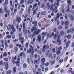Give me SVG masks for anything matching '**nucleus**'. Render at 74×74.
Returning <instances> with one entry per match:
<instances>
[{
  "label": "nucleus",
  "mask_w": 74,
  "mask_h": 74,
  "mask_svg": "<svg viewBox=\"0 0 74 74\" xmlns=\"http://www.w3.org/2000/svg\"><path fill=\"white\" fill-rule=\"evenodd\" d=\"M29 47H30L29 50H27V53H31L32 55H33L34 54V50H33V46L31 45H29Z\"/></svg>",
  "instance_id": "1"
},
{
  "label": "nucleus",
  "mask_w": 74,
  "mask_h": 74,
  "mask_svg": "<svg viewBox=\"0 0 74 74\" xmlns=\"http://www.w3.org/2000/svg\"><path fill=\"white\" fill-rule=\"evenodd\" d=\"M57 36V34H55L54 35V40H55L56 39V38H58V40H57V42H58V43L59 45H61V43H62V42L60 40V37H56Z\"/></svg>",
  "instance_id": "2"
},
{
  "label": "nucleus",
  "mask_w": 74,
  "mask_h": 74,
  "mask_svg": "<svg viewBox=\"0 0 74 74\" xmlns=\"http://www.w3.org/2000/svg\"><path fill=\"white\" fill-rule=\"evenodd\" d=\"M49 48V46H48V45H45L43 47L42 49V52H45L46 49H48Z\"/></svg>",
  "instance_id": "3"
},
{
  "label": "nucleus",
  "mask_w": 74,
  "mask_h": 74,
  "mask_svg": "<svg viewBox=\"0 0 74 74\" xmlns=\"http://www.w3.org/2000/svg\"><path fill=\"white\" fill-rule=\"evenodd\" d=\"M41 31V29H38L37 30V32L35 31L33 33L32 37H34L36 35H38V34L39 33H40Z\"/></svg>",
  "instance_id": "4"
},
{
  "label": "nucleus",
  "mask_w": 74,
  "mask_h": 74,
  "mask_svg": "<svg viewBox=\"0 0 74 74\" xmlns=\"http://www.w3.org/2000/svg\"><path fill=\"white\" fill-rule=\"evenodd\" d=\"M47 6H48V9H50V10H52L53 9V6H54V5H55V3L54 5L52 4L51 5V7L50 8V7H51V5H49V3H47Z\"/></svg>",
  "instance_id": "5"
},
{
  "label": "nucleus",
  "mask_w": 74,
  "mask_h": 74,
  "mask_svg": "<svg viewBox=\"0 0 74 74\" xmlns=\"http://www.w3.org/2000/svg\"><path fill=\"white\" fill-rule=\"evenodd\" d=\"M46 54L48 57H51L52 56V53L50 51H47L46 52Z\"/></svg>",
  "instance_id": "6"
},
{
  "label": "nucleus",
  "mask_w": 74,
  "mask_h": 74,
  "mask_svg": "<svg viewBox=\"0 0 74 74\" xmlns=\"http://www.w3.org/2000/svg\"><path fill=\"white\" fill-rule=\"evenodd\" d=\"M19 39L21 40V44H23V42H25V40L24 39V38L23 37L21 38L20 37H19Z\"/></svg>",
  "instance_id": "7"
},
{
  "label": "nucleus",
  "mask_w": 74,
  "mask_h": 74,
  "mask_svg": "<svg viewBox=\"0 0 74 74\" xmlns=\"http://www.w3.org/2000/svg\"><path fill=\"white\" fill-rule=\"evenodd\" d=\"M38 11V8H37L36 9H35L33 11V14L34 15H36V14H37V12Z\"/></svg>",
  "instance_id": "8"
},
{
  "label": "nucleus",
  "mask_w": 74,
  "mask_h": 74,
  "mask_svg": "<svg viewBox=\"0 0 74 74\" xmlns=\"http://www.w3.org/2000/svg\"><path fill=\"white\" fill-rule=\"evenodd\" d=\"M45 61V59L44 58H42L41 59V62L42 65H44V62Z\"/></svg>",
  "instance_id": "9"
},
{
  "label": "nucleus",
  "mask_w": 74,
  "mask_h": 74,
  "mask_svg": "<svg viewBox=\"0 0 74 74\" xmlns=\"http://www.w3.org/2000/svg\"><path fill=\"white\" fill-rule=\"evenodd\" d=\"M27 29H26V28H23V32L25 35L27 34Z\"/></svg>",
  "instance_id": "10"
},
{
  "label": "nucleus",
  "mask_w": 74,
  "mask_h": 74,
  "mask_svg": "<svg viewBox=\"0 0 74 74\" xmlns=\"http://www.w3.org/2000/svg\"><path fill=\"white\" fill-rule=\"evenodd\" d=\"M34 63L35 64H39V63H40V61L37 60H34Z\"/></svg>",
  "instance_id": "11"
},
{
  "label": "nucleus",
  "mask_w": 74,
  "mask_h": 74,
  "mask_svg": "<svg viewBox=\"0 0 74 74\" xmlns=\"http://www.w3.org/2000/svg\"><path fill=\"white\" fill-rule=\"evenodd\" d=\"M21 17L16 18V20H18V23H19L20 22L22 21V19H21Z\"/></svg>",
  "instance_id": "12"
},
{
  "label": "nucleus",
  "mask_w": 74,
  "mask_h": 74,
  "mask_svg": "<svg viewBox=\"0 0 74 74\" xmlns=\"http://www.w3.org/2000/svg\"><path fill=\"white\" fill-rule=\"evenodd\" d=\"M5 69L6 70H8V63L6 62L5 63Z\"/></svg>",
  "instance_id": "13"
},
{
  "label": "nucleus",
  "mask_w": 74,
  "mask_h": 74,
  "mask_svg": "<svg viewBox=\"0 0 74 74\" xmlns=\"http://www.w3.org/2000/svg\"><path fill=\"white\" fill-rule=\"evenodd\" d=\"M41 35H38V40L39 42H40L41 41Z\"/></svg>",
  "instance_id": "14"
},
{
  "label": "nucleus",
  "mask_w": 74,
  "mask_h": 74,
  "mask_svg": "<svg viewBox=\"0 0 74 74\" xmlns=\"http://www.w3.org/2000/svg\"><path fill=\"white\" fill-rule=\"evenodd\" d=\"M27 2L28 3L30 4H33V3L34 2L33 0H28Z\"/></svg>",
  "instance_id": "15"
},
{
  "label": "nucleus",
  "mask_w": 74,
  "mask_h": 74,
  "mask_svg": "<svg viewBox=\"0 0 74 74\" xmlns=\"http://www.w3.org/2000/svg\"><path fill=\"white\" fill-rule=\"evenodd\" d=\"M70 41H68L66 43V48H68V47H69V44H70Z\"/></svg>",
  "instance_id": "16"
},
{
  "label": "nucleus",
  "mask_w": 74,
  "mask_h": 74,
  "mask_svg": "<svg viewBox=\"0 0 74 74\" xmlns=\"http://www.w3.org/2000/svg\"><path fill=\"white\" fill-rule=\"evenodd\" d=\"M70 18L71 21H74V16L72 15H71L70 17Z\"/></svg>",
  "instance_id": "17"
},
{
  "label": "nucleus",
  "mask_w": 74,
  "mask_h": 74,
  "mask_svg": "<svg viewBox=\"0 0 74 74\" xmlns=\"http://www.w3.org/2000/svg\"><path fill=\"white\" fill-rule=\"evenodd\" d=\"M14 51L15 53H17V52H18V47H17L14 48Z\"/></svg>",
  "instance_id": "18"
},
{
  "label": "nucleus",
  "mask_w": 74,
  "mask_h": 74,
  "mask_svg": "<svg viewBox=\"0 0 74 74\" xmlns=\"http://www.w3.org/2000/svg\"><path fill=\"white\" fill-rule=\"evenodd\" d=\"M35 30H36V27H35V26H34L32 28L31 30V32H33Z\"/></svg>",
  "instance_id": "19"
},
{
  "label": "nucleus",
  "mask_w": 74,
  "mask_h": 74,
  "mask_svg": "<svg viewBox=\"0 0 74 74\" xmlns=\"http://www.w3.org/2000/svg\"><path fill=\"white\" fill-rule=\"evenodd\" d=\"M64 31H61L60 32V34L61 36H63L64 35Z\"/></svg>",
  "instance_id": "20"
},
{
  "label": "nucleus",
  "mask_w": 74,
  "mask_h": 74,
  "mask_svg": "<svg viewBox=\"0 0 74 74\" xmlns=\"http://www.w3.org/2000/svg\"><path fill=\"white\" fill-rule=\"evenodd\" d=\"M66 9V11H68V12H69V11H70V6H69V5H67V6Z\"/></svg>",
  "instance_id": "21"
},
{
  "label": "nucleus",
  "mask_w": 74,
  "mask_h": 74,
  "mask_svg": "<svg viewBox=\"0 0 74 74\" xmlns=\"http://www.w3.org/2000/svg\"><path fill=\"white\" fill-rule=\"evenodd\" d=\"M8 3V0H5V2L4 3V5H6Z\"/></svg>",
  "instance_id": "22"
},
{
  "label": "nucleus",
  "mask_w": 74,
  "mask_h": 74,
  "mask_svg": "<svg viewBox=\"0 0 74 74\" xmlns=\"http://www.w3.org/2000/svg\"><path fill=\"white\" fill-rule=\"evenodd\" d=\"M57 9H58V7H57L56 6L55 7V8L52 10V12H55V11H56V10H57Z\"/></svg>",
  "instance_id": "23"
},
{
  "label": "nucleus",
  "mask_w": 74,
  "mask_h": 74,
  "mask_svg": "<svg viewBox=\"0 0 74 74\" xmlns=\"http://www.w3.org/2000/svg\"><path fill=\"white\" fill-rule=\"evenodd\" d=\"M27 60L28 63V64H30V60L29 58H27Z\"/></svg>",
  "instance_id": "24"
},
{
  "label": "nucleus",
  "mask_w": 74,
  "mask_h": 74,
  "mask_svg": "<svg viewBox=\"0 0 74 74\" xmlns=\"http://www.w3.org/2000/svg\"><path fill=\"white\" fill-rule=\"evenodd\" d=\"M12 60H13L12 62L13 63V64H15L17 63V62H15V60L14 59V58H12Z\"/></svg>",
  "instance_id": "25"
},
{
  "label": "nucleus",
  "mask_w": 74,
  "mask_h": 74,
  "mask_svg": "<svg viewBox=\"0 0 74 74\" xmlns=\"http://www.w3.org/2000/svg\"><path fill=\"white\" fill-rule=\"evenodd\" d=\"M10 12H11V11H10V10H8L7 11H6V12H5V13H6L8 15H10Z\"/></svg>",
  "instance_id": "26"
},
{
  "label": "nucleus",
  "mask_w": 74,
  "mask_h": 74,
  "mask_svg": "<svg viewBox=\"0 0 74 74\" xmlns=\"http://www.w3.org/2000/svg\"><path fill=\"white\" fill-rule=\"evenodd\" d=\"M32 24H34V26H36V25H37V22L36 21H35V22H33L32 23Z\"/></svg>",
  "instance_id": "27"
},
{
  "label": "nucleus",
  "mask_w": 74,
  "mask_h": 74,
  "mask_svg": "<svg viewBox=\"0 0 74 74\" xmlns=\"http://www.w3.org/2000/svg\"><path fill=\"white\" fill-rule=\"evenodd\" d=\"M70 31L71 33H73L74 32V28H72L70 29Z\"/></svg>",
  "instance_id": "28"
},
{
  "label": "nucleus",
  "mask_w": 74,
  "mask_h": 74,
  "mask_svg": "<svg viewBox=\"0 0 74 74\" xmlns=\"http://www.w3.org/2000/svg\"><path fill=\"white\" fill-rule=\"evenodd\" d=\"M67 2L69 5H71V2L70 0H67Z\"/></svg>",
  "instance_id": "29"
},
{
  "label": "nucleus",
  "mask_w": 74,
  "mask_h": 74,
  "mask_svg": "<svg viewBox=\"0 0 74 74\" xmlns=\"http://www.w3.org/2000/svg\"><path fill=\"white\" fill-rule=\"evenodd\" d=\"M46 12L45 11H43V12H42L41 13V15H45L46 14Z\"/></svg>",
  "instance_id": "30"
},
{
  "label": "nucleus",
  "mask_w": 74,
  "mask_h": 74,
  "mask_svg": "<svg viewBox=\"0 0 74 74\" xmlns=\"http://www.w3.org/2000/svg\"><path fill=\"white\" fill-rule=\"evenodd\" d=\"M23 67L24 69H26L27 67V64L26 63H24L23 64Z\"/></svg>",
  "instance_id": "31"
},
{
  "label": "nucleus",
  "mask_w": 74,
  "mask_h": 74,
  "mask_svg": "<svg viewBox=\"0 0 74 74\" xmlns=\"http://www.w3.org/2000/svg\"><path fill=\"white\" fill-rule=\"evenodd\" d=\"M13 71L14 73H15L16 71V67H14L13 68Z\"/></svg>",
  "instance_id": "32"
},
{
  "label": "nucleus",
  "mask_w": 74,
  "mask_h": 74,
  "mask_svg": "<svg viewBox=\"0 0 74 74\" xmlns=\"http://www.w3.org/2000/svg\"><path fill=\"white\" fill-rule=\"evenodd\" d=\"M6 37L7 38H11V36L10 35H7L6 36Z\"/></svg>",
  "instance_id": "33"
},
{
  "label": "nucleus",
  "mask_w": 74,
  "mask_h": 74,
  "mask_svg": "<svg viewBox=\"0 0 74 74\" xmlns=\"http://www.w3.org/2000/svg\"><path fill=\"white\" fill-rule=\"evenodd\" d=\"M3 56L4 57H6L7 56V54L6 52H5L3 54Z\"/></svg>",
  "instance_id": "34"
},
{
  "label": "nucleus",
  "mask_w": 74,
  "mask_h": 74,
  "mask_svg": "<svg viewBox=\"0 0 74 74\" xmlns=\"http://www.w3.org/2000/svg\"><path fill=\"white\" fill-rule=\"evenodd\" d=\"M11 73H12V70H8L7 71V74H11Z\"/></svg>",
  "instance_id": "35"
},
{
  "label": "nucleus",
  "mask_w": 74,
  "mask_h": 74,
  "mask_svg": "<svg viewBox=\"0 0 74 74\" xmlns=\"http://www.w3.org/2000/svg\"><path fill=\"white\" fill-rule=\"evenodd\" d=\"M47 34V33L46 32H43L42 34V35L43 36V37H45V36Z\"/></svg>",
  "instance_id": "36"
},
{
  "label": "nucleus",
  "mask_w": 74,
  "mask_h": 74,
  "mask_svg": "<svg viewBox=\"0 0 74 74\" xmlns=\"http://www.w3.org/2000/svg\"><path fill=\"white\" fill-rule=\"evenodd\" d=\"M72 71H73V69H72V68H70L69 70V73H71Z\"/></svg>",
  "instance_id": "37"
},
{
  "label": "nucleus",
  "mask_w": 74,
  "mask_h": 74,
  "mask_svg": "<svg viewBox=\"0 0 74 74\" xmlns=\"http://www.w3.org/2000/svg\"><path fill=\"white\" fill-rule=\"evenodd\" d=\"M17 63H16V66H19V64H20V62L19 61H18L16 62Z\"/></svg>",
  "instance_id": "38"
},
{
  "label": "nucleus",
  "mask_w": 74,
  "mask_h": 74,
  "mask_svg": "<svg viewBox=\"0 0 74 74\" xmlns=\"http://www.w3.org/2000/svg\"><path fill=\"white\" fill-rule=\"evenodd\" d=\"M55 60H53L51 62V65H53V64H54V63H55Z\"/></svg>",
  "instance_id": "39"
},
{
  "label": "nucleus",
  "mask_w": 74,
  "mask_h": 74,
  "mask_svg": "<svg viewBox=\"0 0 74 74\" xmlns=\"http://www.w3.org/2000/svg\"><path fill=\"white\" fill-rule=\"evenodd\" d=\"M59 5V0H57V2L56 3V5L58 7Z\"/></svg>",
  "instance_id": "40"
},
{
  "label": "nucleus",
  "mask_w": 74,
  "mask_h": 74,
  "mask_svg": "<svg viewBox=\"0 0 74 74\" xmlns=\"http://www.w3.org/2000/svg\"><path fill=\"white\" fill-rule=\"evenodd\" d=\"M4 10H5V12H6L7 10V6H5L4 7Z\"/></svg>",
  "instance_id": "41"
},
{
  "label": "nucleus",
  "mask_w": 74,
  "mask_h": 74,
  "mask_svg": "<svg viewBox=\"0 0 74 74\" xmlns=\"http://www.w3.org/2000/svg\"><path fill=\"white\" fill-rule=\"evenodd\" d=\"M9 47L10 48H13V45L12 44H10L9 45Z\"/></svg>",
  "instance_id": "42"
},
{
  "label": "nucleus",
  "mask_w": 74,
  "mask_h": 74,
  "mask_svg": "<svg viewBox=\"0 0 74 74\" xmlns=\"http://www.w3.org/2000/svg\"><path fill=\"white\" fill-rule=\"evenodd\" d=\"M13 24L14 25V26L16 25V20H14Z\"/></svg>",
  "instance_id": "43"
},
{
  "label": "nucleus",
  "mask_w": 74,
  "mask_h": 74,
  "mask_svg": "<svg viewBox=\"0 0 74 74\" xmlns=\"http://www.w3.org/2000/svg\"><path fill=\"white\" fill-rule=\"evenodd\" d=\"M0 13L1 14H4V12L2 13V9L0 8Z\"/></svg>",
  "instance_id": "44"
},
{
  "label": "nucleus",
  "mask_w": 74,
  "mask_h": 74,
  "mask_svg": "<svg viewBox=\"0 0 74 74\" xmlns=\"http://www.w3.org/2000/svg\"><path fill=\"white\" fill-rule=\"evenodd\" d=\"M23 45H22L21 46V47L20 48L21 51H22V50H23Z\"/></svg>",
  "instance_id": "45"
},
{
  "label": "nucleus",
  "mask_w": 74,
  "mask_h": 74,
  "mask_svg": "<svg viewBox=\"0 0 74 74\" xmlns=\"http://www.w3.org/2000/svg\"><path fill=\"white\" fill-rule=\"evenodd\" d=\"M67 38H68V39H70L71 38V35H69L67 36Z\"/></svg>",
  "instance_id": "46"
},
{
  "label": "nucleus",
  "mask_w": 74,
  "mask_h": 74,
  "mask_svg": "<svg viewBox=\"0 0 74 74\" xmlns=\"http://www.w3.org/2000/svg\"><path fill=\"white\" fill-rule=\"evenodd\" d=\"M67 59H68V57L66 56L65 57V58L64 59V62H66V61L67 60Z\"/></svg>",
  "instance_id": "47"
},
{
  "label": "nucleus",
  "mask_w": 74,
  "mask_h": 74,
  "mask_svg": "<svg viewBox=\"0 0 74 74\" xmlns=\"http://www.w3.org/2000/svg\"><path fill=\"white\" fill-rule=\"evenodd\" d=\"M20 1H21L20 3L21 4H23L24 3V1H23V0H20Z\"/></svg>",
  "instance_id": "48"
},
{
  "label": "nucleus",
  "mask_w": 74,
  "mask_h": 74,
  "mask_svg": "<svg viewBox=\"0 0 74 74\" xmlns=\"http://www.w3.org/2000/svg\"><path fill=\"white\" fill-rule=\"evenodd\" d=\"M41 21H40L38 23V25L40 27H41Z\"/></svg>",
  "instance_id": "49"
},
{
  "label": "nucleus",
  "mask_w": 74,
  "mask_h": 74,
  "mask_svg": "<svg viewBox=\"0 0 74 74\" xmlns=\"http://www.w3.org/2000/svg\"><path fill=\"white\" fill-rule=\"evenodd\" d=\"M32 70L33 72V73H34V74H35V73H36V70L35 69H32Z\"/></svg>",
  "instance_id": "50"
},
{
  "label": "nucleus",
  "mask_w": 74,
  "mask_h": 74,
  "mask_svg": "<svg viewBox=\"0 0 74 74\" xmlns=\"http://www.w3.org/2000/svg\"><path fill=\"white\" fill-rule=\"evenodd\" d=\"M69 21H66L65 22V25H69Z\"/></svg>",
  "instance_id": "51"
},
{
  "label": "nucleus",
  "mask_w": 74,
  "mask_h": 74,
  "mask_svg": "<svg viewBox=\"0 0 74 74\" xmlns=\"http://www.w3.org/2000/svg\"><path fill=\"white\" fill-rule=\"evenodd\" d=\"M62 47L60 46L58 48V50H59L60 51V50H62Z\"/></svg>",
  "instance_id": "52"
},
{
  "label": "nucleus",
  "mask_w": 74,
  "mask_h": 74,
  "mask_svg": "<svg viewBox=\"0 0 74 74\" xmlns=\"http://www.w3.org/2000/svg\"><path fill=\"white\" fill-rule=\"evenodd\" d=\"M16 29L18 30L19 29V24H17L16 25Z\"/></svg>",
  "instance_id": "53"
},
{
  "label": "nucleus",
  "mask_w": 74,
  "mask_h": 74,
  "mask_svg": "<svg viewBox=\"0 0 74 74\" xmlns=\"http://www.w3.org/2000/svg\"><path fill=\"white\" fill-rule=\"evenodd\" d=\"M63 62V59H61L59 61V63H62Z\"/></svg>",
  "instance_id": "54"
},
{
  "label": "nucleus",
  "mask_w": 74,
  "mask_h": 74,
  "mask_svg": "<svg viewBox=\"0 0 74 74\" xmlns=\"http://www.w3.org/2000/svg\"><path fill=\"white\" fill-rule=\"evenodd\" d=\"M4 60L6 62H8V59L7 58H4Z\"/></svg>",
  "instance_id": "55"
},
{
  "label": "nucleus",
  "mask_w": 74,
  "mask_h": 74,
  "mask_svg": "<svg viewBox=\"0 0 74 74\" xmlns=\"http://www.w3.org/2000/svg\"><path fill=\"white\" fill-rule=\"evenodd\" d=\"M58 29H59L60 30H61V29H62V26H59L58 27Z\"/></svg>",
  "instance_id": "56"
},
{
  "label": "nucleus",
  "mask_w": 74,
  "mask_h": 74,
  "mask_svg": "<svg viewBox=\"0 0 74 74\" xmlns=\"http://www.w3.org/2000/svg\"><path fill=\"white\" fill-rule=\"evenodd\" d=\"M56 17L57 18H59V13H58L57 14V17Z\"/></svg>",
  "instance_id": "57"
},
{
  "label": "nucleus",
  "mask_w": 74,
  "mask_h": 74,
  "mask_svg": "<svg viewBox=\"0 0 74 74\" xmlns=\"http://www.w3.org/2000/svg\"><path fill=\"white\" fill-rule=\"evenodd\" d=\"M14 3L15 4H18V0H15Z\"/></svg>",
  "instance_id": "58"
},
{
  "label": "nucleus",
  "mask_w": 74,
  "mask_h": 74,
  "mask_svg": "<svg viewBox=\"0 0 74 74\" xmlns=\"http://www.w3.org/2000/svg\"><path fill=\"white\" fill-rule=\"evenodd\" d=\"M23 29L26 28V27H25V23H23Z\"/></svg>",
  "instance_id": "59"
},
{
  "label": "nucleus",
  "mask_w": 74,
  "mask_h": 74,
  "mask_svg": "<svg viewBox=\"0 0 74 74\" xmlns=\"http://www.w3.org/2000/svg\"><path fill=\"white\" fill-rule=\"evenodd\" d=\"M60 53V51H57V55H59Z\"/></svg>",
  "instance_id": "60"
},
{
  "label": "nucleus",
  "mask_w": 74,
  "mask_h": 74,
  "mask_svg": "<svg viewBox=\"0 0 74 74\" xmlns=\"http://www.w3.org/2000/svg\"><path fill=\"white\" fill-rule=\"evenodd\" d=\"M65 29H68V25H66L65 26Z\"/></svg>",
  "instance_id": "61"
},
{
  "label": "nucleus",
  "mask_w": 74,
  "mask_h": 74,
  "mask_svg": "<svg viewBox=\"0 0 74 74\" xmlns=\"http://www.w3.org/2000/svg\"><path fill=\"white\" fill-rule=\"evenodd\" d=\"M28 43L27 42L25 44V47L26 48H28Z\"/></svg>",
  "instance_id": "62"
},
{
  "label": "nucleus",
  "mask_w": 74,
  "mask_h": 74,
  "mask_svg": "<svg viewBox=\"0 0 74 74\" xmlns=\"http://www.w3.org/2000/svg\"><path fill=\"white\" fill-rule=\"evenodd\" d=\"M49 65V63L48 62H47L45 64V66H48Z\"/></svg>",
  "instance_id": "63"
},
{
  "label": "nucleus",
  "mask_w": 74,
  "mask_h": 74,
  "mask_svg": "<svg viewBox=\"0 0 74 74\" xmlns=\"http://www.w3.org/2000/svg\"><path fill=\"white\" fill-rule=\"evenodd\" d=\"M36 73L37 74H42L41 72H37Z\"/></svg>",
  "instance_id": "64"
}]
</instances>
